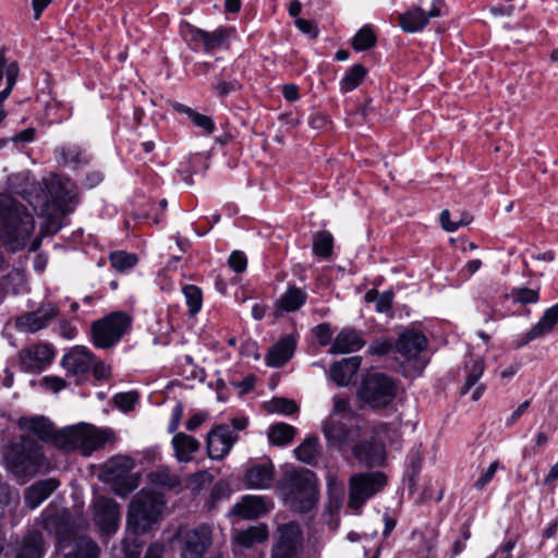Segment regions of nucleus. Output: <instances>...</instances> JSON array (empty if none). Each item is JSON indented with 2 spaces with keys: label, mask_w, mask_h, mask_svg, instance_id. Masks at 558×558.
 <instances>
[{
  "label": "nucleus",
  "mask_w": 558,
  "mask_h": 558,
  "mask_svg": "<svg viewBox=\"0 0 558 558\" xmlns=\"http://www.w3.org/2000/svg\"><path fill=\"white\" fill-rule=\"evenodd\" d=\"M295 25L302 33L308 35L312 38H315L318 35L317 26L310 20L296 19Z\"/></svg>",
  "instance_id": "nucleus-62"
},
{
  "label": "nucleus",
  "mask_w": 558,
  "mask_h": 558,
  "mask_svg": "<svg viewBox=\"0 0 558 558\" xmlns=\"http://www.w3.org/2000/svg\"><path fill=\"white\" fill-rule=\"evenodd\" d=\"M8 469L17 477H28L46 466L41 448L34 441L12 445L5 453Z\"/></svg>",
  "instance_id": "nucleus-6"
},
{
  "label": "nucleus",
  "mask_w": 558,
  "mask_h": 558,
  "mask_svg": "<svg viewBox=\"0 0 558 558\" xmlns=\"http://www.w3.org/2000/svg\"><path fill=\"white\" fill-rule=\"evenodd\" d=\"M43 526L49 534H54L60 546L74 536V525L69 511L64 509H47L43 513Z\"/></svg>",
  "instance_id": "nucleus-15"
},
{
  "label": "nucleus",
  "mask_w": 558,
  "mask_h": 558,
  "mask_svg": "<svg viewBox=\"0 0 558 558\" xmlns=\"http://www.w3.org/2000/svg\"><path fill=\"white\" fill-rule=\"evenodd\" d=\"M307 300V292L295 286H289L276 301L277 315L283 312L290 313L300 310Z\"/></svg>",
  "instance_id": "nucleus-31"
},
{
  "label": "nucleus",
  "mask_w": 558,
  "mask_h": 558,
  "mask_svg": "<svg viewBox=\"0 0 558 558\" xmlns=\"http://www.w3.org/2000/svg\"><path fill=\"white\" fill-rule=\"evenodd\" d=\"M172 447L175 458L180 462H190L194 453L199 449V442L192 436L184 433H178L172 438Z\"/></svg>",
  "instance_id": "nucleus-34"
},
{
  "label": "nucleus",
  "mask_w": 558,
  "mask_h": 558,
  "mask_svg": "<svg viewBox=\"0 0 558 558\" xmlns=\"http://www.w3.org/2000/svg\"><path fill=\"white\" fill-rule=\"evenodd\" d=\"M100 548L95 541L86 536L74 537V547L64 558H99Z\"/></svg>",
  "instance_id": "nucleus-36"
},
{
  "label": "nucleus",
  "mask_w": 558,
  "mask_h": 558,
  "mask_svg": "<svg viewBox=\"0 0 558 558\" xmlns=\"http://www.w3.org/2000/svg\"><path fill=\"white\" fill-rule=\"evenodd\" d=\"M43 386L47 389L58 392L66 387V383L63 378L57 376H46L43 379Z\"/></svg>",
  "instance_id": "nucleus-63"
},
{
  "label": "nucleus",
  "mask_w": 558,
  "mask_h": 558,
  "mask_svg": "<svg viewBox=\"0 0 558 558\" xmlns=\"http://www.w3.org/2000/svg\"><path fill=\"white\" fill-rule=\"evenodd\" d=\"M515 542L509 539L504 545L499 546L489 558H511Z\"/></svg>",
  "instance_id": "nucleus-64"
},
{
  "label": "nucleus",
  "mask_w": 558,
  "mask_h": 558,
  "mask_svg": "<svg viewBox=\"0 0 558 558\" xmlns=\"http://www.w3.org/2000/svg\"><path fill=\"white\" fill-rule=\"evenodd\" d=\"M239 436L229 425H218L207 435V453L210 459L221 460L229 454Z\"/></svg>",
  "instance_id": "nucleus-17"
},
{
  "label": "nucleus",
  "mask_w": 558,
  "mask_h": 558,
  "mask_svg": "<svg viewBox=\"0 0 558 558\" xmlns=\"http://www.w3.org/2000/svg\"><path fill=\"white\" fill-rule=\"evenodd\" d=\"M150 477L154 483L168 488L175 487L180 483L178 476L171 474L168 470H158L151 473Z\"/></svg>",
  "instance_id": "nucleus-52"
},
{
  "label": "nucleus",
  "mask_w": 558,
  "mask_h": 558,
  "mask_svg": "<svg viewBox=\"0 0 558 558\" xmlns=\"http://www.w3.org/2000/svg\"><path fill=\"white\" fill-rule=\"evenodd\" d=\"M94 521L104 534L116 533L120 522L119 505L111 498L97 496L93 500Z\"/></svg>",
  "instance_id": "nucleus-14"
},
{
  "label": "nucleus",
  "mask_w": 558,
  "mask_h": 558,
  "mask_svg": "<svg viewBox=\"0 0 558 558\" xmlns=\"http://www.w3.org/2000/svg\"><path fill=\"white\" fill-rule=\"evenodd\" d=\"M427 339L425 335L417 330H405L399 336L396 342V349L399 354L408 361H414V368L420 373L426 365V362L418 359L420 353L426 348Z\"/></svg>",
  "instance_id": "nucleus-16"
},
{
  "label": "nucleus",
  "mask_w": 558,
  "mask_h": 558,
  "mask_svg": "<svg viewBox=\"0 0 558 558\" xmlns=\"http://www.w3.org/2000/svg\"><path fill=\"white\" fill-rule=\"evenodd\" d=\"M333 238L328 231H319L313 235V253L316 256L328 258L332 253Z\"/></svg>",
  "instance_id": "nucleus-42"
},
{
  "label": "nucleus",
  "mask_w": 558,
  "mask_h": 558,
  "mask_svg": "<svg viewBox=\"0 0 558 558\" xmlns=\"http://www.w3.org/2000/svg\"><path fill=\"white\" fill-rule=\"evenodd\" d=\"M328 416H333L335 418H342L345 421H359L357 415L353 411L350 404L349 398L337 395L332 398V409Z\"/></svg>",
  "instance_id": "nucleus-41"
},
{
  "label": "nucleus",
  "mask_w": 558,
  "mask_h": 558,
  "mask_svg": "<svg viewBox=\"0 0 558 558\" xmlns=\"http://www.w3.org/2000/svg\"><path fill=\"white\" fill-rule=\"evenodd\" d=\"M229 28H218L214 32H206L201 28H191V41L196 46L203 45L206 51L215 50L222 47L230 38Z\"/></svg>",
  "instance_id": "nucleus-23"
},
{
  "label": "nucleus",
  "mask_w": 558,
  "mask_h": 558,
  "mask_svg": "<svg viewBox=\"0 0 558 558\" xmlns=\"http://www.w3.org/2000/svg\"><path fill=\"white\" fill-rule=\"evenodd\" d=\"M538 291L529 288H520L512 291V299L521 304H532L538 301Z\"/></svg>",
  "instance_id": "nucleus-53"
},
{
  "label": "nucleus",
  "mask_w": 558,
  "mask_h": 558,
  "mask_svg": "<svg viewBox=\"0 0 558 558\" xmlns=\"http://www.w3.org/2000/svg\"><path fill=\"white\" fill-rule=\"evenodd\" d=\"M19 356L21 365L25 371L38 372L44 369L52 362L54 351L52 345L39 343L23 349Z\"/></svg>",
  "instance_id": "nucleus-19"
},
{
  "label": "nucleus",
  "mask_w": 558,
  "mask_h": 558,
  "mask_svg": "<svg viewBox=\"0 0 558 558\" xmlns=\"http://www.w3.org/2000/svg\"><path fill=\"white\" fill-rule=\"evenodd\" d=\"M296 347V341L293 336H286L274 344L267 355L266 363L272 367H280L284 365L293 355Z\"/></svg>",
  "instance_id": "nucleus-29"
},
{
  "label": "nucleus",
  "mask_w": 558,
  "mask_h": 558,
  "mask_svg": "<svg viewBox=\"0 0 558 558\" xmlns=\"http://www.w3.org/2000/svg\"><path fill=\"white\" fill-rule=\"evenodd\" d=\"M387 485V476L379 471L353 474L349 480L348 507L360 510L368 499Z\"/></svg>",
  "instance_id": "nucleus-9"
},
{
  "label": "nucleus",
  "mask_w": 558,
  "mask_h": 558,
  "mask_svg": "<svg viewBox=\"0 0 558 558\" xmlns=\"http://www.w3.org/2000/svg\"><path fill=\"white\" fill-rule=\"evenodd\" d=\"M45 544L43 534L38 531H29L22 539L15 558H43Z\"/></svg>",
  "instance_id": "nucleus-33"
},
{
  "label": "nucleus",
  "mask_w": 558,
  "mask_h": 558,
  "mask_svg": "<svg viewBox=\"0 0 558 558\" xmlns=\"http://www.w3.org/2000/svg\"><path fill=\"white\" fill-rule=\"evenodd\" d=\"M268 538V529L264 524L250 526L246 530L236 532L235 543L244 548H251L255 544H260Z\"/></svg>",
  "instance_id": "nucleus-35"
},
{
  "label": "nucleus",
  "mask_w": 558,
  "mask_h": 558,
  "mask_svg": "<svg viewBox=\"0 0 558 558\" xmlns=\"http://www.w3.org/2000/svg\"><path fill=\"white\" fill-rule=\"evenodd\" d=\"M351 448L355 459L363 464L376 465L384 459V449L376 442L356 440Z\"/></svg>",
  "instance_id": "nucleus-32"
},
{
  "label": "nucleus",
  "mask_w": 558,
  "mask_h": 558,
  "mask_svg": "<svg viewBox=\"0 0 558 558\" xmlns=\"http://www.w3.org/2000/svg\"><path fill=\"white\" fill-rule=\"evenodd\" d=\"M323 433L329 447L345 450L360 439L361 427L357 421L328 416L323 424Z\"/></svg>",
  "instance_id": "nucleus-10"
},
{
  "label": "nucleus",
  "mask_w": 558,
  "mask_h": 558,
  "mask_svg": "<svg viewBox=\"0 0 558 558\" xmlns=\"http://www.w3.org/2000/svg\"><path fill=\"white\" fill-rule=\"evenodd\" d=\"M267 512V507L262 497L244 496L242 500L235 504L230 510L229 515L240 517L246 520L259 518Z\"/></svg>",
  "instance_id": "nucleus-30"
},
{
  "label": "nucleus",
  "mask_w": 558,
  "mask_h": 558,
  "mask_svg": "<svg viewBox=\"0 0 558 558\" xmlns=\"http://www.w3.org/2000/svg\"><path fill=\"white\" fill-rule=\"evenodd\" d=\"M366 75V69L362 64L353 65L342 77L340 88L344 93L352 92L363 81Z\"/></svg>",
  "instance_id": "nucleus-43"
},
{
  "label": "nucleus",
  "mask_w": 558,
  "mask_h": 558,
  "mask_svg": "<svg viewBox=\"0 0 558 558\" xmlns=\"http://www.w3.org/2000/svg\"><path fill=\"white\" fill-rule=\"evenodd\" d=\"M392 347H393V343L391 340L379 339V340L374 341L368 347L367 351L369 354L381 356V355H386L387 353H389L390 350L392 349Z\"/></svg>",
  "instance_id": "nucleus-56"
},
{
  "label": "nucleus",
  "mask_w": 558,
  "mask_h": 558,
  "mask_svg": "<svg viewBox=\"0 0 558 558\" xmlns=\"http://www.w3.org/2000/svg\"><path fill=\"white\" fill-rule=\"evenodd\" d=\"M446 8L445 0H433L428 11L413 7L399 15V25L405 33L422 32L430 19L439 17Z\"/></svg>",
  "instance_id": "nucleus-13"
},
{
  "label": "nucleus",
  "mask_w": 558,
  "mask_h": 558,
  "mask_svg": "<svg viewBox=\"0 0 558 558\" xmlns=\"http://www.w3.org/2000/svg\"><path fill=\"white\" fill-rule=\"evenodd\" d=\"M286 502L298 512H307L318 499L317 477L305 468L286 472L281 481Z\"/></svg>",
  "instance_id": "nucleus-2"
},
{
  "label": "nucleus",
  "mask_w": 558,
  "mask_h": 558,
  "mask_svg": "<svg viewBox=\"0 0 558 558\" xmlns=\"http://www.w3.org/2000/svg\"><path fill=\"white\" fill-rule=\"evenodd\" d=\"M59 481L56 478L41 480L28 487L24 495L25 505L29 509L37 508L44 502L57 488Z\"/></svg>",
  "instance_id": "nucleus-27"
},
{
  "label": "nucleus",
  "mask_w": 558,
  "mask_h": 558,
  "mask_svg": "<svg viewBox=\"0 0 558 558\" xmlns=\"http://www.w3.org/2000/svg\"><path fill=\"white\" fill-rule=\"evenodd\" d=\"M393 301V293L391 291L383 292L376 301V310L377 312L385 313L391 308Z\"/></svg>",
  "instance_id": "nucleus-61"
},
{
  "label": "nucleus",
  "mask_w": 558,
  "mask_h": 558,
  "mask_svg": "<svg viewBox=\"0 0 558 558\" xmlns=\"http://www.w3.org/2000/svg\"><path fill=\"white\" fill-rule=\"evenodd\" d=\"M132 326V317L124 312H113L92 324V340L96 348L114 347Z\"/></svg>",
  "instance_id": "nucleus-8"
},
{
  "label": "nucleus",
  "mask_w": 558,
  "mask_h": 558,
  "mask_svg": "<svg viewBox=\"0 0 558 558\" xmlns=\"http://www.w3.org/2000/svg\"><path fill=\"white\" fill-rule=\"evenodd\" d=\"M500 468V464L498 461H494L488 469L483 473L482 476H480L476 482L474 483V486L476 489H483L494 477L496 471Z\"/></svg>",
  "instance_id": "nucleus-57"
},
{
  "label": "nucleus",
  "mask_w": 558,
  "mask_h": 558,
  "mask_svg": "<svg viewBox=\"0 0 558 558\" xmlns=\"http://www.w3.org/2000/svg\"><path fill=\"white\" fill-rule=\"evenodd\" d=\"M92 368L94 377L98 380L108 379L111 376V367L95 357Z\"/></svg>",
  "instance_id": "nucleus-59"
},
{
  "label": "nucleus",
  "mask_w": 558,
  "mask_h": 558,
  "mask_svg": "<svg viewBox=\"0 0 558 558\" xmlns=\"http://www.w3.org/2000/svg\"><path fill=\"white\" fill-rule=\"evenodd\" d=\"M172 108L177 112L186 114L189 119L194 123V125L202 129L206 134H211L214 132L215 123L210 117L202 114L191 107L180 102H173Z\"/></svg>",
  "instance_id": "nucleus-38"
},
{
  "label": "nucleus",
  "mask_w": 558,
  "mask_h": 558,
  "mask_svg": "<svg viewBox=\"0 0 558 558\" xmlns=\"http://www.w3.org/2000/svg\"><path fill=\"white\" fill-rule=\"evenodd\" d=\"M109 260L111 266L118 271H125L133 268L137 263V257L134 254L124 251H117L110 254Z\"/></svg>",
  "instance_id": "nucleus-47"
},
{
  "label": "nucleus",
  "mask_w": 558,
  "mask_h": 558,
  "mask_svg": "<svg viewBox=\"0 0 558 558\" xmlns=\"http://www.w3.org/2000/svg\"><path fill=\"white\" fill-rule=\"evenodd\" d=\"M267 412L291 415L298 411V405L293 400L286 398H274L265 404Z\"/></svg>",
  "instance_id": "nucleus-48"
},
{
  "label": "nucleus",
  "mask_w": 558,
  "mask_h": 558,
  "mask_svg": "<svg viewBox=\"0 0 558 558\" xmlns=\"http://www.w3.org/2000/svg\"><path fill=\"white\" fill-rule=\"evenodd\" d=\"M122 551H123V558H140L142 554V546L137 543L136 539L130 541H123L122 542Z\"/></svg>",
  "instance_id": "nucleus-58"
},
{
  "label": "nucleus",
  "mask_w": 558,
  "mask_h": 558,
  "mask_svg": "<svg viewBox=\"0 0 558 558\" xmlns=\"http://www.w3.org/2000/svg\"><path fill=\"white\" fill-rule=\"evenodd\" d=\"M365 344L361 332L352 328L342 329L335 338L329 352L331 354H343L355 352Z\"/></svg>",
  "instance_id": "nucleus-26"
},
{
  "label": "nucleus",
  "mask_w": 558,
  "mask_h": 558,
  "mask_svg": "<svg viewBox=\"0 0 558 558\" xmlns=\"http://www.w3.org/2000/svg\"><path fill=\"white\" fill-rule=\"evenodd\" d=\"M294 453L303 463H312L318 454V439L311 437L305 439L300 446L294 449Z\"/></svg>",
  "instance_id": "nucleus-45"
},
{
  "label": "nucleus",
  "mask_w": 558,
  "mask_h": 558,
  "mask_svg": "<svg viewBox=\"0 0 558 558\" xmlns=\"http://www.w3.org/2000/svg\"><path fill=\"white\" fill-rule=\"evenodd\" d=\"M94 363V354L83 345L73 347L62 357V366L69 375L78 376L86 374Z\"/></svg>",
  "instance_id": "nucleus-21"
},
{
  "label": "nucleus",
  "mask_w": 558,
  "mask_h": 558,
  "mask_svg": "<svg viewBox=\"0 0 558 558\" xmlns=\"http://www.w3.org/2000/svg\"><path fill=\"white\" fill-rule=\"evenodd\" d=\"M362 359L351 356L335 362L329 371V376L338 386H348L361 367Z\"/></svg>",
  "instance_id": "nucleus-24"
},
{
  "label": "nucleus",
  "mask_w": 558,
  "mask_h": 558,
  "mask_svg": "<svg viewBox=\"0 0 558 558\" xmlns=\"http://www.w3.org/2000/svg\"><path fill=\"white\" fill-rule=\"evenodd\" d=\"M54 154L64 165H78L86 161L84 150L76 145L58 147Z\"/></svg>",
  "instance_id": "nucleus-44"
},
{
  "label": "nucleus",
  "mask_w": 558,
  "mask_h": 558,
  "mask_svg": "<svg viewBox=\"0 0 558 558\" xmlns=\"http://www.w3.org/2000/svg\"><path fill=\"white\" fill-rule=\"evenodd\" d=\"M413 537H417L421 542V545L418 547L420 554L424 555L425 558H430L436 546V532L434 530H428L426 533L414 532Z\"/></svg>",
  "instance_id": "nucleus-50"
},
{
  "label": "nucleus",
  "mask_w": 558,
  "mask_h": 558,
  "mask_svg": "<svg viewBox=\"0 0 558 558\" xmlns=\"http://www.w3.org/2000/svg\"><path fill=\"white\" fill-rule=\"evenodd\" d=\"M8 185L12 193L28 199L29 204L33 205V202L28 197L31 195V190L35 186V183L34 180H31L28 173L21 172L10 175L8 179Z\"/></svg>",
  "instance_id": "nucleus-40"
},
{
  "label": "nucleus",
  "mask_w": 558,
  "mask_h": 558,
  "mask_svg": "<svg viewBox=\"0 0 558 558\" xmlns=\"http://www.w3.org/2000/svg\"><path fill=\"white\" fill-rule=\"evenodd\" d=\"M113 438L114 434L110 428H98L92 424L80 423L64 427L58 442L62 450H78L84 456H90Z\"/></svg>",
  "instance_id": "nucleus-4"
},
{
  "label": "nucleus",
  "mask_w": 558,
  "mask_h": 558,
  "mask_svg": "<svg viewBox=\"0 0 558 558\" xmlns=\"http://www.w3.org/2000/svg\"><path fill=\"white\" fill-rule=\"evenodd\" d=\"M296 434V429L287 423H277L269 427L268 439L271 445L286 446L290 444Z\"/></svg>",
  "instance_id": "nucleus-39"
},
{
  "label": "nucleus",
  "mask_w": 558,
  "mask_h": 558,
  "mask_svg": "<svg viewBox=\"0 0 558 558\" xmlns=\"http://www.w3.org/2000/svg\"><path fill=\"white\" fill-rule=\"evenodd\" d=\"M132 461L129 458H116L105 465V475L108 481L121 484L120 488H116L117 494L124 496L132 492L136 484L130 476Z\"/></svg>",
  "instance_id": "nucleus-18"
},
{
  "label": "nucleus",
  "mask_w": 558,
  "mask_h": 558,
  "mask_svg": "<svg viewBox=\"0 0 558 558\" xmlns=\"http://www.w3.org/2000/svg\"><path fill=\"white\" fill-rule=\"evenodd\" d=\"M46 190L50 196V201L46 204L45 211L49 217L47 232L54 234L61 227V220L73 213L77 205V190L75 184L59 175H52L45 181Z\"/></svg>",
  "instance_id": "nucleus-3"
},
{
  "label": "nucleus",
  "mask_w": 558,
  "mask_h": 558,
  "mask_svg": "<svg viewBox=\"0 0 558 558\" xmlns=\"http://www.w3.org/2000/svg\"><path fill=\"white\" fill-rule=\"evenodd\" d=\"M25 427L33 432L39 439L53 444L61 449L58 442L59 436L63 433V428L56 429L53 424L44 416H35L25 421Z\"/></svg>",
  "instance_id": "nucleus-25"
},
{
  "label": "nucleus",
  "mask_w": 558,
  "mask_h": 558,
  "mask_svg": "<svg viewBox=\"0 0 558 558\" xmlns=\"http://www.w3.org/2000/svg\"><path fill=\"white\" fill-rule=\"evenodd\" d=\"M376 43V36L369 26L362 27L353 37L352 47L356 51H363L373 47Z\"/></svg>",
  "instance_id": "nucleus-49"
},
{
  "label": "nucleus",
  "mask_w": 558,
  "mask_h": 558,
  "mask_svg": "<svg viewBox=\"0 0 558 558\" xmlns=\"http://www.w3.org/2000/svg\"><path fill=\"white\" fill-rule=\"evenodd\" d=\"M165 500L156 492L143 489L134 496L128 511V525L135 534L145 533L155 524L163 510Z\"/></svg>",
  "instance_id": "nucleus-5"
},
{
  "label": "nucleus",
  "mask_w": 558,
  "mask_h": 558,
  "mask_svg": "<svg viewBox=\"0 0 558 558\" xmlns=\"http://www.w3.org/2000/svg\"><path fill=\"white\" fill-rule=\"evenodd\" d=\"M211 543V530L208 525H199L185 534V545L181 558H203Z\"/></svg>",
  "instance_id": "nucleus-20"
},
{
  "label": "nucleus",
  "mask_w": 558,
  "mask_h": 558,
  "mask_svg": "<svg viewBox=\"0 0 558 558\" xmlns=\"http://www.w3.org/2000/svg\"><path fill=\"white\" fill-rule=\"evenodd\" d=\"M136 400L137 396L134 392H121L113 397L114 404L124 411L131 410Z\"/></svg>",
  "instance_id": "nucleus-54"
},
{
  "label": "nucleus",
  "mask_w": 558,
  "mask_h": 558,
  "mask_svg": "<svg viewBox=\"0 0 558 558\" xmlns=\"http://www.w3.org/2000/svg\"><path fill=\"white\" fill-rule=\"evenodd\" d=\"M228 264L235 272H243L246 269L247 259L244 253L234 251L229 256Z\"/></svg>",
  "instance_id": "nucleus-55"
},
{
  "label": "nucleus",
  "mask_w": 558,
  "mask_h": 558,
  "mask_svg": "<svg viewBox=\"0 0 558 558\" xmlns=\"http://www.w3.org/2000/svg\"><path fill=\"white\" fill-rule=\"evenodd\" d=\"M558 323V303L547 308L541 319L523 336L521 345L548 335Z\"/></svg>",
  "instance_id": "nucleus-28"
},
{
  "label": "nucleus",
  "mask_w": 558,
  "mask_h": 558,
  "mask_svg": "<svg viewBox=\"0 0 558 558\" xmlns=\"http://www.w3.org/2000/svg\"><path fill=\"white\" fill-rule=\"evenodd\" d=\"M34 229V217L26 207L8 194H0V243L5 250H23Z\"/></svg>",
  "instance_id": "nucleus-1"
},
{
  "label": "nucleus",
  "mask_w": 558,
  "mask_h": 558,
  "mask_svg": "<svg viewBox=\"0 0 558 558\" xmlns=\"http://www.w3.org/2000/svg\"><path fill=\"white\" fill-rule=\"evenodd\" d=\"M397 392L393 378L383 373H368L357 389V398L372 409H384L392 403Z\"/></svg>",
  "instance_id": "nucleus-7"
},
{
  "label": "nucleus",
  "mask_w": 558,
  "mask_h": 558,
  "mask_svg": "<svg viewBox=\"0 0 558 558\" xmlns=\"http://www.w3.org/2000/svg\"><path fill=\"white\" fill-rule=\"evenodd\" d=\"M302 547L303 534L299 524H281L277 529V539L272 545L270 558H300Z\"/></svg>",
  "instance_id": "nucleus-11"
},
{
  "label": "nucleus",
  "mask_w": 558,
  "mask_h": 558,
  "mask_svg": "<svg viewBox=\"0 0 558 558\" xmlns=\"http://www.w3.org/2000/svg\"><path fill=\"white\" fill-rule=\"evenodd\" d=\"M60 307L54 302L41 303L37 310L15 318V327L23 332L35 333L48 327L59 315Z\"/></svg>",
  "instance_id": "nucleus-12"
},
{
  "label": "nucleus",
  "mask_w": 558,
  "mask_h": 558,
  "mask_svg": "<svg viewBox=\"0 0 558 558\" xmlns=\"http://www.w3.org/2000/svg\"><path fill=\"white\" fill-rule=\"evenodd\" d=\"M485 369L484 359L481 356H470L465 363V381L461 387V395H466L470 389L476 385Z\"/></svg>",
  "instance_id": "nucleus-37"
},
{
  "label": "nucleus",
  "mask_w": 558,
  "mask_h": 558,
  "mask_svg": "<svg viewBox=\"0 0 558 558\" xmlns=\"http://www.w3.org/2000/svg\"><path fill=\"white\" fill-rule=\"evenodd\" d=\"M183 294L186 305L189 306L190 315H196L203 305V294L201 289L194 284H187L183 288Z\"/></svg>",
  "instance_id": "nucleus-46"
},
{
  "label": "nucleus",
  "mask_w": 558,
  "mask_h": 558,
  "mask_svg": "<svg viewBox=\"0 0 558 558\" xmlns=\"http://www.w3.org/2000/svg\"><path fill=\"white\" fill-rule=\"evenodd\" d=\"M182 416H183V405H182V403L178 402L171 411V418H170V423L168 426L169 433H174L179 428Z\"/></svg>",
  "instance_id": "nucleus-60"
},
{
  "label": "nucleus",
  "mask_w": 558,
  "mask_h": 558,
  "mask_svg": "<svg viewBox=\"0 0 558 558\" xmlns=\"http://www.w3.org/2000/svg\"><path fill=\"white\" fill-rule=\"evenodd\" d=\"M442 228L448 232H454L462 226H468L472 221V217L470 215H465V219H459L457 221L450 220V211L448 209H444L439 216Z\"/></svg>",
  "instance_id": "nucleus-51"
},
{
  "label": "nucleus",
  "mask_w": 558,
  "mask_h": 558,
  "mask_svg": "<svg viewBox=\"0 0 558 558\" xmlns=\"http://www.w3.org/2000/svg\"><path fill=\"white\" fill-rule=\"evenodd\" d=\"M275 476V466L270 461H265L252 465L246 470L244 481L248 488L265 489L268 488Z\"/></svg>",
  "instance_id": "nucleus-22"
}]
</instances>
